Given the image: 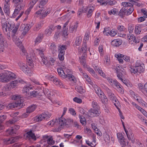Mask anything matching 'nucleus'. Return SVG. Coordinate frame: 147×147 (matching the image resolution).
<instances>
[{
  "label": "nucleus",
  "instance_id": "obj_1",
  "mask_svg": "<svg viewBox=\"0 0 147 147\" xmlns=\"http://www.w3.org/2000/svg\"><path fill=\"white\" fill-rule=\"evenodd\" d=\"M2 29L4 34L8 36V38H11L10 31H11V37L13 41L16 45L18 46V26H15L14 24L11 22L8 23H5L2 24Z\"/></svg>",
  "mask_w": 147,
  "mask_h": 147
},
{
  "label": "nucleus",
  "instance_id": "obj_2",
  "mask_svg": "<svg viewBox=\"0 0 147 147\" xmlns=\"http://www.w3.org/2000/svg\"><path fill=\"white\" fill-rule=\"evenodd\" d=\"M92 106L93 108L90 109L89 111V115L91 117L98 116L100 113L99 106L96 102L93 101L92 102Z\"/></svg>",
  "mask_w": 147,
  "mask_h": 147
},
{
  "label": "nucleus",
  "instance_id": "obj_3",
  "mask_svg": "<svg viewBox=\"0 0 147 147\" xmlns=\"http://www.w3.org/2000/svg\"><path fill=\"white\" fill-rule=\"evenodd\" d=\"M131 3L127 2H123L121 4L124 7H126V15L127 16L131 14L134 10L133 7V4Z\"/></svg>",
  "mask_w": 147,
  "mask_h": 147
},
{
  "label": "nucleus",
  "instance_id": "obj_4",
  "mask_svg": "<svg viewBox=\"0 0 147 147\" xmlns=\"http://www.w3.org/2000/svg\"><path fill=\"white\" fill-rule=\"evenodd\" d=\"M51 114L47 112H44L34 118V120L36 121H39L44 119L47 120L50 118Z\"/></svg>",
  "mask_w": 147,
  "mask_h": 147
},
{
  "label": "nucleus",
  "instance_id": "obj_5",
  "mask_svg": "<svg viewBox=\"0 0 147 147\" xmlns=\"http://www.w3.org/2000/svg\"><path fill=\"white\" fill-rule=\"evenodd\" d=\"M19 66L20 67V69L26 74L29 76H31L32 75V73L31 71L29 68H27V65L24 63H20Z\"/></svg>",
  "mask_w": 147,
  "mask_h": 147
},
{
  "label": "nucleus",
  "instance_id": "obj_6",
  "mask_svg": "<svg viewBox=\"0 0 147 147\" xmlns=\"http://www.w3.org/2000/svg\"><path fill=\"white\" fill-rule=\"evenodd\" d=\"M4 74L6 76L5 77V82H7L11 80L15 79L16 78V76L11 71H7Z\"/></svg>",
  "mask_w": 147,
  "mask_h": 147
},
{
  "label": "nucleus",
  "instance_id": "obj_7",
  "mask_svg": "<svg viewBox=\"0 0 147 147\" xmlns=\"http://www.w3.org/2000/svg\"><path fill=\"white\" fill-rule=\"evenodd\" d=\"M18 127L17 126H15L7 130V133L11 135H14L18 133Z\"/></svg>",
  "mask_w": 147,
  "mask_h": 147
},
{
  "label": "nucleus",
  "instance_id": "obj_8",
  "mask_svg": "<svg viewBox=\"0 0 147 147\" xmlns=\"http://www.w3.org/2000/svg\"><path fill=\"white\" fill-rule=\"evenodd\" d=\"M127 38L129 41V43L132 44V43H131V42L133 41L136 43H137L139 42L140 40L138 38L137 39L134 36L133 34H128L127 36Z\"/></svg>",
  "mask_w": 147,
  "mask_h": 147
},
{
  "label": "nucleus",
  "instance_id": "obj_9",
  "mask_svg": "<svg viewBox=\"0 0 147 147\" xmlns=\"http://www.w3.org/2000/svg\"><path fill=\"white\" fill-rule=\"evenodd\" d=\"M13 2L14 4V6H16V7L12 15L13 17L15 18L18 14V0H13Z\"/></svg>",
  "mask_w": 147,
  "mask_h": 147
},
{
  "label": "nucleus",
  "instance_id": "obj_10",
  "mask_svg": "<svg viewBox=\"0 0 147 147\" xmlns=\"http://www.w3.org/2000/svg\"><path fill=\"white\" fill-rule=\"evenodd\" d=\"M55 27L51 26L48 27L45 30V34L47 36H50L51 35L52 32L54 30Z\"/></svg>",
  "mask_w": 147,
  "mask_h": 147
},
{
  "label": "nucleus",
  "instance_id": "obj_11",
  "mask_svg": "<svg viewBox=\"0 0 147 147\" xmlns=\"http://www.w3.org/2000/svg\"><path fill=\"white\" fill-rule=\"evenodd\" d=\"M94 9V6L92 5H88L86 8V10L88 11L87 17L88 18L90 17L92 14V12Z\"/></svg>",
  "mask_w": 147,
  "mask_h": 147
},
{
  "label": "nucleus",
  "instance_id": "obj_12",
  "mask_svg": "<svg viewBox=\"0 0 147 147\" xmlns=\"http://www.w3.org/2000/svg\"><path fill=\"white\" fill-rule=\"evenodd\" d=\"M56 122L58 123L62 127L63 126L65 125L66 121L65 118L63 117V116H61L58 120L57 119L56 120Z\"/></svg>",
  "mask_w": 147,
  "mask_h": 147
},
{
  "label": "nucleus",
  "instance_id": "obj_13",
  "mask_svg": "<svg viewBox=\"0 0 147 147\" xmlns=\"http://www.w3.org/2000/svg\"><path fill=\"white\" fill-rule=\"evenodd\" d=\"M44 140H47L48 144L50 145L53 144L55 143V141L53 140L52 137H49L47 135H45L43 137Z\"/></svg>",
  "mask_w": 147,
  "mask_h": 147
},
{
  "label": "nucleus",
  "instance_id": "obj_14",
  "mask_svg": "<svg viewBox=\"0 0 147 147\" xmlns=\"http://www.w3.org/2000/svg\"><path fill=\"white\" fill-rule=\"evenodd\" d=\"M9 1V0H7L6 2L5 1L4 7V12L7 14H9L10 12Z\"/></svg>",
  "mask_w": 147,
  "mask_h": 147
},
{
  "label": "nucleus",
  "instance_id": "obj_15",
  "mask_svg": "<svg viewBox=\"0 0 147 147\" xmlns=\"http://www.w3.org/2000/svg\"><path fill=\"white\" fill-rule=\"evenodd\" d=\"M125 133L127 135V137L128 139L131 140L133 142L134 141V134L131 131H129L127 130L125 131Z\"/></svg>",
  "mask_w": 147,
  "mask_h": 147
},
{
  "label": "nucleus",
  "instance_id": "obj_16",
  "mask_svg": "<svg viewBox=\"0 0 147 147\" xmlns=\"http://www.w3.org/2000/svg\"><path fill=\"white\" fill-rule=\"evenodd\" d=\"M98 96L99 97L102 103L104 104L107 103L108 101L107 99L103 92V94H101Z\"/></svg>",
  "mask_w": 147,
  "mask_h": 147
},
{
  "label": "nucleus",
  "instance_id": "obj_17",
  "mask_svg": "<svg viewBox=\"0 0 147 147\" xmlns=\"http://www.w3.org/2000/svg\"><path fill=\"white\" fill-rule=\"evenodd\" d=\"M122 42L121 40L118 39H115L111 42V44L114 46L118 47L122 44Z\"/></svg>",
  "mask_w": 147,
  "mask_h": 147
},
{
  "label": "nucleus",
  "instance_id": "obj_18",
  "mask_svg": "<svg viewBox=\"0 0 147 147\" xmlns=\"http://www.w3.org/2000/svg\"><path fill=\"white\" fill-rule=\"evenodd\" d=\"M57 71L59 75L61 77L65 78H66V74L64 71L61 68H59L57 69Z\"/></svg>",
  "mask_w": 147,
  "mask_h": 147
},
{
  "label": "nucleus",
  "instance_id": "obj_19",
  "mask_svg": "<svg viewBox=\"0 0 147 147\" xmlns=\"http://www.w3.org/2000/svg\"><path fill=\"white\" fill-rule=\"evenodd\" d=\"M18 105V102L17 101V102H13L8 104L6 107V109H12L17 107Z\"/></svg>",
  "mask_w": 147,
  "mask_h": 147
},
{
  "label": "nucleus",
  "instance_id": "obj_20",
  "mask_svg": "<svg viewBox=\"0 0 147 147\" xmlns=\"http://www.w3.org/2000/svg\"><path fill=\"white\" fill-rule=\"evenodd\" d=\"M96 93L98 96L101 94H103V92L101 90L100 88L98 87L96 85L94 84L92 86Z\"/></svg>",
  "mask_w": 147,
  "mask_h": 147
},
{
  "label": "nucleus",
  "instance_id": "obj_21",
  "mask_svg": "<svg viewBox=\"0 0 147 147\" xmlns=\"http://www.w3.org/2000/svg\"><path fill=\"white\" fill-rule=\"evenodd\" d=\"M36 106L35 105H32L28 107L26 109V111L27 112L30 113L33 112L36 109Z\"/></svg>",
  "mask_w": 147,
  "mask_h": 147
},
{
  "label": "nucleus",
  "instance_id": "obj_22",
  "mask_svg": "<svg viewBox=\"0 0 147 147\" xmlns=\"http://www.w3.org/2000/svg\"><path fill=\"white\" fill-rule=\"evenodd\" d=\"M52 81L54 84L62 88L63 87L62 83L61 82L60 80L58 79L55 77L53 78Z\"/></svg>",
  "mask_w": 147,
  "mask_h": 147
},
{
  "label": "nucleus",
  "instance_id": "obj_23",
  "mask_svg": "<svg viewBox=\"0 0 147 147\" xmlns=\"http://www.w3.org/2000/svg\"><path fill=\"white\" fill-rule=\"evenodd\" d=\"M32 87L31 85L29 84L26 85L23 89V92L27 93L30 90L32 89Z\"/></svg>",
  "mask_w": 147,
  "mask_h": 147
},
{
  "label": "nucleus",
  "instance_id": "obj_24",
  "mask_svg": "<svg viewBox=\"0 0 147 147\" xmlns=\"http://www.w3.org/2000/svg\"><path fill=\"white\" fill-rule=\"evenodd\" d=\"M126 7H123L120 10L118 15L121 18H123L126 15Z\"/></svg>",
  "mask_w": 147,
  "mask_h": 147
},
{
  "label": "nucleus",
  "instance_id": "obj_25",
  "mask_svg": "<svg viewBox=\"0 0 147 147\" xmlns=\"http://www.w3.org/2000/svg\"><path fill=\"white\" fill-rule=\"evenodd\" d=\"M78 27V23L76 22L75 24L71 27H70L69 28V31L70 33H73L74 32H76Z\"/></svg>",
  "mask_w": 147,
  "mask_h": 147
},
{
  "label": "nucleus",
  "instance_id": "obj_26",
  "mask_svg": "<svg viewBox=\"0 0 147 147\" xmlns=\"http://www.w3.org/2000/svg\"><path fill=\"white\" fill-rule=\"evenodd\" d=\"M50 50L53 54H54L57 51L56 46L54 43H52L50 46Z\"/></svg>",
  "mask_w": 147,
  "mask_h": 147
},
{
  "label": "nucleus",
  "instance_id": "obj_27",
  "mask_svg": "<svg viewBox=\"0 0 147 147\" xmlns=\"http://www.w3.org/2000/svg\"><path fill=\"white\" fill-rule=\"evenodd\" d=\"M43 38V34L42 33L39 34L35 40V44L36 45H37L40 42Z\"/></svg>",
  "mask_w": 147,
  "mask_h": 147
},
{
  "label": "nucleus",
  "instance_id": "obj_28",
  "mask_svg": "<svg viewBox=\"0 0 147 147\" xmlns=\"http://www.w3.org/2000/svg\"><path fill=\"white\" fill-rule=\"evenodd\" d=\"M45 49L44 48H40L39 49H36L34 51L38 53L40 55V57L44 56V52L45 51Z\"/></svg>",
  "mask_w": 147,
  "mask_h": 147
},
{
  "label": "nucleus",
  "instance_id": "obj_29",
  "mask_svg": "<svg viewBox=\"0 0 147 147\" xmlns=\"http://www.w3.org/2000/svg\"><path fill=\"white\" fill-rule=\"evenodd\" d=\"M18 139V136L11 138L10 139H8L7 140V143L8 144L9 143L11 144L14 142H17Z\"/></svg>",
  "mask_w": 147,
  "mask_h": 147
},
{
  "label": "nucleus",
  "instance_id": "obj_30",
  "mask_svg": "<svg viewBox=\"0 0 147 147\" xmlns=\"http://www.w3.org/2000/svg\"><path fill=\"white\" fill-rule=\"evenodd\" d=\"M94 68L95 70L102 76L104 77L105 75L102 70L101 68H100L98 66H95L94 67Z\"/></svg>",
  "mask_w": 147,
  "mask_h": 147
},
{
  "label": "nucleus",
  "instance_id": "obj_31",
  "mask_svg": "<svg viewBox=\"0 0 147 147\" xmlns=\"http://www.w3.org/2000/svg\"><path fill=\"white\" fill-rule=\"evenodd\" d=\"M19 45H20V49H21L20 54L22 55H26V53L25 49L24 48V47L22 46V45L21 42H19Z\"/></svg>",
  "mask_w": 147,
  "mask_h": 147
},
{
  "label": "nucleus",
  "instance_id": "obj_32",
  "mask_svg": "<svg viewBox=\"0 0 147 147\" xmlns=\"http://www.w3.org/2000/svg\"><path fill=\"white\" fill-rule=\"evenodd\" d=\"M30 27V26L29 24H27L26 25H25L24 31L22 33L23 37L25 35L26 33L29 30Z\"/></svg>",
  "mask_w": 147,
  "mask_h": 147
},
{
  "label": "nucleus",
  "instance_id": "obj_33",
  "mask_svg": "<svg viewBox=\"0 0 147 147\" xmlns=\"http://www.w3.org/2000/svg\"><path fill=\"white\" fill-rule=\"evenodd\" d=\"M28 136L27 137H28L30 138H31L33 140H36V136L31 131L27 132Z\"/></svg>",
  "mask_w": 147,
  "mask_h": 147
},
{
  "label": "nucleus",
  "instance_id": "obj_34",
  "mask_svg": "<svg viewBox=\"0 0 147 147\" xmlns=\"http://www.w3.org/2000/svg\"><path fill=\"white\" fill-rule=\"evenodd\" d=\"M117 9L114 8L108 11V13L110 15H113L115 16L117 14Z\"/></svg>",
  "mask_w": 147,
  "mask_h": 147
},
{
  "label": "nucleus",
  "instance_id": "obj_35",
  "mask_svg": "<svg viewBox=\"0 0 147 147\" xmlns=\"http://www.w3.org/2000/svg\"><path fill=\"white\" fill-rule=\"evenodd\" d=\"M136 100L143 106L146 107L147 106V104L140 97H139L138 98H136Z\"/></svg>",
  "mask_w": 147,
  "mask_h": 147
},
{
  "label": "nucleus",
  "instance_id": "obj_36",
  "mask_svg": "<svg viewBox=\"0 0 147 147\" xmlns=\"http://www.w3.org/2000/svg\"><path fill=\"white\" fill-rule=\"evenodd\" d=\"M6 118L5 115H2L0 116V129H2L4 128V127L2 126L1 123Z\"/></svg>",
  "mask_w": 147,
  "mask_h": 147
},
{
  "label": "nucleus",
  "instance_id": "obj_37",
  "mask_svg": "<svg viewBox=\"0 0 147 147\" xmlns=\"http://www.w3.org/2000/svg\"><path fill=\"white\" fill-rule=\"evenodd\" d=\"M82 37L79 36L77 37L76 40V46H79L81 43L82 41Z\"/></svg>",
  "mask_w": 147,
  "mask_h": 147
},
{
  "label": "nucleus",
  "instance_id": "obj_38",
  "mask_svg": "<svg viewBox=\"0 0 147 147\" xmlns=\"http://www.w3.org/2000/svg\"><path fill=\"white\" fill-rule=\"evenodd\" d=\"M119 142L121 145L123 147L127 145L128 143V141L126 140V139H125L124 138L119 141Z\"/></svg>",
  "mask_w": 147,
  "mask_h": 147
},
{
  "label": "nucleus",
  "instance_id": "obj_39",
  "mask_svg": "<svg viewBox=\"0 0 147 147\" xmlns=\"http://www.w3.org/2000/svg\"><path fill=\"white\" fill-rule=\"evenodd\" d=\"M40 3L39 5V8H42V7L45 5L47 2L48 0H38Z\"/></svg>",
  "mask_w": 147,
  "mask_h": 147
},
{
  "label": "nucleus",
  "instance_id": "obj_40",
  "mask_svg": "<svg viewBox=\"0 0 147 147\" xmlns=\"http://www.w3.org/2000/svg\"><path fill=\"white\" fill-rule=\"evenodd\" d=\"M67 78L69 79L70 81H72L74 82L75 80V78L73 75L69 74H66V78Z\"/></svg>",
  "mask_w": 147,
  "mask_h": 147
},
{
  "label": "nucleus",
  "instance_id": "obj_41",
  "mask_svg": "<svg viewBox=\"0 0 147 147\" xmlns=\"http://www.w3.org/2000/svg\"><path fill=\"white\" fill-rule=\"evenodd\" d=\"M43 91L45 94L46 96L48 97H51V90H49L48 89L45 88Z\"/></svg>",
  "mask_w": 147,
  "mask_h": 147
},
{
  "label": "nucleus",
  "instance_id": "obj_42",
  "mask_svg": "<svg viewBox=\"0 0 147 147\" xmlns=\"http://www.w3.org/2000/svg\"><path fill=\"white\" fill-rule=\"evenodd\" d=\"M114 103V105H115L116 107L118 109V108L117 105H116V103L115 102H118V100L116 98L115 96V95L112 96L111 97L109 98Z\"/></svg>",
  "mask_w": 147,
  "mask_h": 147
},
{
  "label": "nucleus",
  "instance_id": "obj_43",
  "mask_svg": "<svg viewBox=\"0 0 147 147\" xmlns=\"http://www.w3.org/2000/svg\"><path fill=\"white\" fill-rule=\"evenodd\" d=\"M64 54L65 53L63 52H59L58 55V58L59 60L60 61H63L64 60Z\"/></svg>",
  "mask_w": 147,
  "mask_h": 147
},
{
  "label": "nucleus",
  "instance_id": "obj_44",
  "mask_svg": "<svg viewBox=\"0 0 147 147\" xmlns=\"http://www.w3.org/2000/svg\"><path fill=\"white\" fill-rule=\"evenodd\" d=\"M24 100L23 98L19 99V109L21 108L24 106Z\"/></svg>",
  "mask_w": 147,
  "mask_h": 147
},
{
  "label": "nucleus",
  "instance_id": "obj_45",
  "mask_svg": "<svg viewBox=\"0 0 147 147\" xmlns=\"http://www.w3.org/2000/svg\"><path fill=\"white\" fill-rule=\"evenodd\" d=\"M76 89L79 92L82 93L85 92L84 90L81 86H77L76 87Z\"/></svg>",
  "mask_w": 147,
  "mask_h": 147
},
{
  "label": "nucleus",
  "instance_id": "obj_46",
  "mask_svg": "<svg viewBox=\"0 0 147 147\" xmlns=\"http://www.w3.org/2000/svg\"><path fill=\"white\" fill-rule=\"evenodd\" d=\"M39 94V92L36 91H33L30 93V96L33 97H36Z\"/></svg>",
  "mask_w": 147,
  "mask_h": 147
},
{
  "label": "nucleus",
  "instance_id": "obj_47",
  "mask_svg": "<svg viewBox=\"0 0 147 147\" xmlns=\"http://www.w3.org/2000/svg\"><path fill=\"white\" fill-rule=\"evenodd\" d=\"M81 50L82 51H84V53L87 51V47L86 42H84L83 43Z\"/></svg>",
  "mask_w": 147,
  "mask_h": 147
},
{
  "label": "nucleus",
  "instance_id": "obj_48",
  "mask_svg": "<svg viewBox=\"0 0 147 147\" xmlns=\"http://www.w3.org/2000/svg\"><path fill=\"white\" fill-rule=\"evenodd\" d=\"M141 32V28L140 27L136 26L135 29V32L136 34H140Z\"/></svg>",
  "mask_w": 147,
  "mask_h": 147
},
{
  "label": "nucleus",
  "instance_id": "obj_49",
  "mask_svg": "<svg viewBox=\"0 0 147 147\" xmlns=\"http://www.w3.org/2000/svg\"><path fill=\"white\" fill-rule=\"evenodd\" d=\"M13 88H14L13 86L12 85V84L10 83L7 85L5 87V89L6 90L8 91L10 90Z\"/></svg>",
  "mask_w": 147,
  "mask_h": 147
},
{
  "label": "nucleus",
  "instance_id": "obj_50",
  "mask_svg": "<svg viewBox=\"0 0 147 147\" xmlns=\"http://www.w3.org/2000/svg\"><path fill=\"white\" fill-rule=\"evenodd\" d=\"M118 32H123L125 29V28L123 26H118L117 27Z\"/></svg>",
  "mask_w": 147,
  "mask_h": 147
},
{
  "label": "nucleus",
  "instance_id": "obj_51",
  "mask_svg": "<svg viewBox=\"0 0 147 147\" xmlns=\"http://www.w3.org/2000/svg\"><path fill=\"white\" fill-rule=\"evenodd\" d=\"M42 25L41 23H39L36 25L34 28V31H37L41 27Z\"/></svg>",
  "mask_w": 147,
  "mask_h": 147
},
{
  "label": "nucleus",
  "instance_id": "obj_52",
  "mask_svg": "<svg viewBox=\"0 0 147 147\" xmlns=\"http://www.w3.org/2000/svg\"><path fill=\"white\" fill-rule=\"evenodd\" d=\"M66 49V46L64 45H60L59 47V52H63L65 53V50Z\"/></svg>",
  "mask_w": 147,
  "mask_h": 147
},
{
  "label": "nucleus",
  "instance_id": "obj_53",
  "mask_svg": "<svg viewBox=\"0 0 147 147\" xmlns=\"http://www.w3.org/2000/svg\"><path fill=\"white\" fill-rule=\"evenodd\" d=\"M131 73L135 74L138 72L136 67H130L129 69Z\"/></svg>",
  "mask_w": 147,
  "mask_h": 147
},
{
  "label": "nucleus",
  "instance_id": "obj_54",
  "mask_svg": "<svg viewBox=\"0 0 147 147\" xmlns=\"http://www.w3.org/2000/svg\"><path fill=\"white\" fill-rule=\"evenodd\" d=\"M5 77L4 74H0V82H5Z\"/></svg>",
  "mask_w": 147,
  "mask_h": 147
},
{
  "label": "nucleus",
  "instance_id": "obj_55",
  "mask_svg": "<svg viewBox=\"0 0 147 147\" xmlns=\"http://www.w3.org/2000/svg\"><path fill=\"white\" fill-rule=\"evenodd\" d=\"M16 121V120H10L7 122L6 123V125L8 126L10 125H12L14 124Z\"/></svg>",
  "mask_w": 147,
  "mask_h": 147
},
{
  "label": "nucleus",
  "instance_id": "obj_56",
  "mask_svg": "<svg viewBox=\"0 0 147 147\" xmlns=\"http://www.w3.org/2000/svg\"><path fill=\"white\" fill-rule=\"evenodd\" d=\"M117 31L115 29H113L110 31L109 35L111 36H114L117 34Z\"/></svg>",
  "mask_w": 147,
  "mask_h": 147
},
{
  "label": "nucleus",
  "instance_id": "obj_57",
  "mask_svg": "<svg viewBox=\"0 0 147 147\" xmlns=\"http://www.w3.org/2000/svg\"><path fill=\"white\" fill-rule=\"evenodd\" d=\"M80 62L82 63V65L84 66L85 64L86 60L85 56H82L81 58H80Z\"/></svg>",
  "mask_w": 147,
  "mask_h": 147
},
{
  "label": "nucleus",
  "instance_id": "obj_58",
  "mask_svg": "<svg viewBox=\"0 0 147 147\" xmlns=\"http://www.w3.org/2000/svg\"><path fill=\"white\" fill-rule=\"evenodd\" d=\"M130 94L131 95L132 97L134 98L136 100V98H138L139 96H138L137 94H136L132 90H130L129 91Z\"/></svg>",
  "mask_w": 147,
  "mask_h": 147
},
{
  "label": "nucleus",
  "instance_id": "obj_59",
  "mask_svg": "<svg viewBox=\"0 0 147 147\" xmlns=\"http://www.w3.org/2000/svg\"><path fill=\"white\" fill-rule=\"evenodd\" d=\"M80 118L81 123L82 125H85L86 123V121H85L86 119L84 117L82 116L80 117Z\"/></svg>",
  "mask_w": 147,
  "mask_h": 147
},
{
  "label": "nucleus",
  "instance_id": "obj_60",
  "mask_svg": "<svg viewBox=\"0 0 147 147\" xmlns=\"http://www.w3.org/2000/svg\"><path fill=\"white\" fill-rule=\"evenodd\" d=\"M110 30L108 28H105L103 31V34L105 35H108L109 34Z\"/></svg>",
  "mask_w": 147,
  "mask_h": 147
},
{
  "label": "nucleus",
  "instance_id": "obj_61",
  "mask_svg": "<svg viewBox=\"0 0 147 147\" xmlns=\"http://www.w3.org/2000/svg\"><path fill=\"white\" fill-rule=\"evenodd\" d=\"M106 90L109 98L114 95V94L112 92L111 90H110L109 88H107Z\"/></svg>",
  "mask_w": 147,
  "mask_h": 147
},
{
  "label": "nucleus",
  "instance_id": "obj_62",
  "mask_svg": "<svg viewBox=\"0 0 147 147\" xmlns=\"http://www.w3.org/2000/svg\"><path fill=\"white\" fill-rule=\"evenodd\" d=\"M138 72L139 73H140L143 72L144 71V68L142 65L136 67Z\"/></svg>",
  "mask_w": 147,
  "mask_h": 147
},
{
  "label": "nucleus",
  "instance_id": "obj_63",
  "mask_svg": "<svg viewBox=\"0 0 147 147\" xmlns=\"http://www.w3.org/2000/svg\"><path fill=\"white\" fill-rule=\"evenodd\" d=\"M105 59L106 60V61L105 62V64L107 65H109L110 64V60L108 55L105 56Z\"/></svg>",
  "mask_w": 147,
  "mask_h": 147
},
{
  "label": "nucleus",
  "instance_id": "obj_64",
  "mask_svg": "<svg viewBox=\"0 0 147 147\" xmlns=\"http://www.w3.org/2000/svg\"><path fill=\"white\" fill-rule=\"evenodd\" d=\"M141 12L143 14L144 18H147V10L145 9H141Z\"/></svg>",
  "mask_w": 147,
  "mask_h": 147
}]
</instances>
